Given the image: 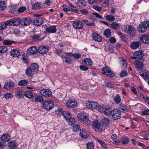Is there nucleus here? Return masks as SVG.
I'll return each mask as SVG.
<instances>
[{
	"label": "nucleus",
	"mask_w": 149,
	"mask_h": 149,
	"mask_svg": "<svg viewBox=\"0 0 149 149\" xmlns=\"http://www.w3.org/2000/svg\"><path fill=\"white\" fill-rule=\"evenodd\" d=\"M149 27V21H146L141 23L137 28L138 31L141 33L145 32L147 30V28Z\"/></svg>",
	"instance_id": "f257e3e1"
},
{
	"label": "nucleus",
	"mask_w": 149,
	"mask_h": 149,
	"mask_svg": "<svg viewBox=\"0 0 149 149\" xmlns=\"http://www.w3.org/2000/svg\"><path fill=\"white\" fill-rule=\"evenodd\" d=\"M110 116L113 120H117L121 117V111L119 110L115 109L112 110Z\"/></svg>",
	"instance_id": "f03ea898"
},
{
	"label": "nucleus",
	"mask_w": 149,
	"mask_h": 149,
	"mask_svg": "<svg viewBox=\"0 0 149 149\" xmlns=\"http://www.w3.org/2000/svg\"><path fill=\"white\" fill-rule=\"evenodd\" d=\"M102 73L106 75L109 78L111 79L114 76L113 71L108 66H106L102 69Z\"/></svg>",
	"instance_id": "7ed1b4c3"
},
{
	"label": "nucleus",
	"mask_w": 149,
	"mask_h": 149,
	"mask_svg": "<svg viewBox=\"0 0 149 149\" xmlns=\"http://www.w3.org/2000/svg\"><path fill=\"white\" fill-rule=\"evenodd\" d=\"M77 118L81 122H83L86 125L89 124L90 123L89 118L82 113H79L77 115Z\"/></svg>",
	"instance_id": "20e7f679"
},
{
	"label": "nucleus",
	"mask_w": 149,
	"mask_h": 149,
	"mask_svg": "<svg viewBox=\"0 0 149 149\" xmlns=\"http://www.w3.org/2000/svg\"><path fill=\"white\" fill-rule=\"evenodd\" d=\"M144 56V52L143 51H137L134 54V56L131 57V58L134 59H141Z\"/></svg>",
	"instance_id": "39448f33"
},
{
	"label": "nucleus",
	"mask_w": 149,
	"mask_h": 149,
	"mask_svg": "<svg viewBox=\"0 0 149 149\" xmlns=\"http://www.w3.org/2000/svg\"><path fill=\"white\" fill-rule=\"evenodd\" d=\"M127 33L130 35L131 37H134L136 32V30L132 26H129L127 28Z\"/></svg>",
	"instance_id": "423d86ee"
},
{
	"label": "nucleus",
	"mask_w": 149,
	"mask_h": 149,
	"mask_svg": "<svg viewBox=\"0 0 149 149\" xmlns=\"http://www.w3.org/2000/svg\"><path fill=\"white\" fill-rule=\"evenodd\" d=\"M10 25L17 26L21 24V19L19 18H16L8 20Z\"/></svg>",
	"instance_id": "0eeeda50"
},
{
	"label": "nucleus",
	"mask_w": 149,
	"mask_h": 149,
	"mask_svg": "<svg viewBox=\"0 0 149 149\" xmlns=\"http://www.w3.org/2000/svg\"><path fill=\"white\" fill-rule=\"evenodd\" d=\"M38 52L37 48L35 46H31L27 50V53L30 55H33L36 54Z\"/></svg>",
	"instance_id": "6e6552de"
},
{
	"label": "nucleus",
	"mask_w": 149,
	"mask_h": 149,
	"mask_svg": "<svg viewBox=\"0 0 149 149\" xmlns=\"http://www.w3.org/2000/svg\"><path fill=\"white\" fill-rule=\"evenodd\" d=\"M86 107L91 109L97 108L98 107V103L95 102H88L86 104Z\"/></svg>",
	"instance_id": "1a4fd4ad"
},
{
	"label": "nucleus",
	"mask_w": 149,
	"mask_h": 149,
	"mask_svg": "<svg viewBox=\"0 0 149 149\" xmlns=\"http://www.w3.org/2000/svg\"><path fill=\"white\" fill-rule=\"evenodd\" d=\"M72 25L76 29H80L83 28V24L82 22L79 20H76L73 22Z\"/></svg>",
	"instance_id": "9d476101"
},
{
	"label": "nucleus",
	"mask_w": 149,
	"mask_h": 149,
	"mask_svg": "<svg viewBox=\"0 0 149 149\" xmlns=\"http://www.w3.org/2000/svg\"><path fill=\"white\" fill-rule=\"evenodd\" d=\"M32 22L31 19L29 17H24L21 19V24L26 26L31 24Z\"/></svg>",
	"instance_id": "9b49d317"
},
{
	"label": "nucleus",
	"mask_w": 149,
	"mask_h": 149,
	"mask_svg": "<svg viewBox=\"0 0 149 149\" xmlns=\"http://www.w3.org/2000/svg\"><path fill=\"white\" fill-rule=\"evenodd\" d=\"M43 106L45 109L47 110H49L53 107L54 103L50 101H46L44 103Z\"/></svg>",
	"instance_id": "f8f14e48"
},
{
	"label": "nucleus",
	"mask_w": 149,
	"mask_h": 149,
	"mask_svg": "<svg viewBox=\"0 0 149 149\" xmlns=\"http://www.w3.org/2000/svg\"><path fill=\"white\" fill-rule=\"evenodd\" d=\"M79 134L81 138L84 139L88 137L89 135L88 132L84 129L80 130Z\"/></svg>",
	"instance_id": "ddd939ff"
},
{
	"label": "nucleus",
	"mask_w": 149,
	"mask_h": 149,
	"mask_svg": "<svg viewBox=\"0 0 149 149\" xmlns=\"http://www.w3.org/2000/svg\"><path fill=\"white\" fill-rule=\"evenodd\" d=\"M92 124L93 126L98 129L100 132L102 131V129L101 127V123L97 120H95L93 121Z\"/></svg>",
	"instance_id": "4468645a"
},
{
	"label": "nucleus",
	"mask_w": 149,
	"mask_h": 149,
	"mask_svg": "<svg viewBox=\"0 0 149 149\" xmlns=\"http://www.w3.org/2000/svg\"><path fill=\"white\" fill-rule=\"evenodd\" d=\"M39 52L42 54H46L49 50V47L44 46H40L38 49Z\"/></svg>",
	"instance_id": "2eb2a0df"
},
{
	"label": "nucleus",
	"mask_w": 149,
	"mask_h": 149,
	"mask_svg": "<svg viewBox=\"0 0 149 149\" xmlns=\"http://www.w3.org/2000/svg\"><path fill=\"white\" fill-rule=\"evenodd\" d=\"M40 93L44 96L49 97L51 95L52 93L51 91L47 89H43L40 91Z\"/></svg>",
	"instance_id": "dca6fc26"
},
{
	"label": "nucleus",
	"mask_w": 149,
	"mask_h": 149,
	"mask_svg": "<svg viewBox=\"0 0 149 149\" xmlns=\"http://www.w3.org/2000/svg\"><path fill=\"white\" fill-rule=\"evenodd\" d=\"M57 29L56 27L54 26H52L46 28L45 33H54L56 32Z\"/></svg>",
	"instance_id": "f3484780"
},
{
	"label": "nucleus",
	"mask_w": 149,
	"mask_h": 149,
	"mask_svg": "<svg viewBox=\"0 0 149 149\" xmlns=\"http://www.w3.org/2000/svg\"><path fill=\"white\" fill-rule=\"evenodd\" d=\"M43 22V19L41 17L36 18L33 21V25L36 26H39L41 25Z\"/></svg>",
	"instance_id": "a211bd4d"
},
{
	"label": "nucleus",
	"mask_w": 149,
	"mask_h": 149,
	"mask_svg": "<svg viewBox=\"0 0 149 149\" xmlns=\"http://www.w3.org/2000/svg\"><path fill=\"white\" fill-rule=\"evenodd\" d=\"M141 41L144 43L147 44L149 42V36L144 34L140 38Z\"/></svg>",
	"instance_id": "6ab92c4d"
},
{
	"label": "nucleus",
	"mask_w": 149,
	"mask_h": 149,
	"mask_svg": "<svg viewBox=\"0 0 149 149\" xmlns=\"http://www.w3.org/2000/svg\"><path fill=\"white\" fill-rule=\"evenodd\" d=\"M92 38L95 41L100 42L102 41V38L100 36L96 33H93L92 34Z\"/></svg>",
	"instance_id": "aec40b11"
},
{
	"label": "nucleus",
	"mask_w": 149,
	"mask_h": 149,
	"mask_svg": "<svg viewBox=\"0 0 149 149\" xmlns=\"http://www.w3.org/2000/svg\"><path fill=\"white\" fill-rule=\"evenodd\" d=\"M149 73L148 71L145 70H143L140 73V75L145 80H146L149 79L148 76Z\"/></svg>",
	"instance_id": "412c9836"
},
{
	"label": "nucleus",
	"mask_w": 149,
	"mask_h": 149,
	"mask_svg": "<svg viewBox=\"0 0 149 149\" xmlns=\"http://www.w3.org/2000/svg\"><path fill=\"white\" fill-rule=\"evenodd\" d=\"M135 68L137 70H141L143 68V63L141 61H136L135 62Z\"/></svg>",
	"instance_id": "4be33fe9"
},
{
	"label": "nucleus",
	"mask_w": 149,
	"mask_h": 149,
	"mask_svg": "<svg viewBox=\"0 0 149 149\" xmlns=\"http://www.w3.org/2000/svg\"><path fill=\"white\" fill-rule=\"evenodd\" d=\"M86 2L85 0H79L76 3L77 6L80 8H83L86 6Z\"/></svg>",
	"instance_id": "5701e85b"
},
{
	"label": "nucleus",
	"mask_w": 149,
	"mask_h": 149,
	"mask_svg": "<svg viewBox=\"0 0 149 149\" xmlns=\"http://www.w3.org/2000/svg\"><path fill=\"white\" fill-rule=\"evenodd\" d=\"M14 84L12 82H7L5 83L4 88L6 89L13 88L14 87Z\"/></svg>",
	"instance_id": "b1692460"
},
{
	"label": "nucleus",
	"mask_w": 149,
	"mask_h": 149,
	"mask_svg": "<svg viewBox=\"0 0 149 149\" xmlns=\"http://www.w3.org/2000/svg\"><path fill=\"white\" fill-rule=\"evenodd\" d=\"M141 44L139 41L134 42L131 43L130 45L131 48L133 49H136L138 48Z\"/></svg>",
	"instance_id": "393cba45"
},
{
	"label": "nucleus",
	"mask_w": 149,
	"mask_h": 149,
	"mask_svg": "<svg viewBox=\"0 0 149 149\" xmlns=\"http://www.w3.org/2000/svg\"><path fill=\"white\" fill-rule=\"evenodd\" d=\"M11 55L13 57H16L20 55V52L17 49H14L12 50L10 52Z\"/></svg>",
	"instance_id": "a878e982"
},
{
	"label": "nucleus",
	"mask_w": 149,
	"mask_h": 149,
	"mask_svg": "<svg viewBox=\"0 0 149 149\" xmlns=\"http://www.w3.org/2000/svg\"><path fill=\"white\" fill-rule=\"evenodd\" d=\"M67 104L68 107H74L77 106V102L74 100H70L68 101Z\"/></svg>",
	"instance_id": "bb28decb"
},
{
	"label": "nucleus",
	"mask_w": 149,
	"mask_h": 149,
	"mask_svg": "<svg viewBox=\"0 0 149 149\" xmlns=\"http://www.w3.org/2000/svg\"><path fill=\"white\" fill-rule=\"evenodd\" d=\"M1 140L4 141H8L10 139V136L8 134H3L1 137Z\"/></svg>",
	"instance_id": "cd10ccee"
},
{
	"label": "nucleus",
	"mask_w": 149,
	"mask_h": 149,
	"mask_svg": "<svg viewBox=\"0 0 149 149\" xmlns=\"http://www.w3.org/2000/svg\"><path fill=\"white\" fill-rule=\"evenodd\" d=\"M62 60L66 64L68 65L71 64L72 61L70 58L67 56L63 57L62 58Z\"/></svg>",
	"instance_id": "c85d7f7f"
},
{
	"label": "nucleus",
	"mask_w": 149,
	"mask_h": 149,
	"mask_svg": "<svg viewBox=\"0 0 149 149\" xmlns=\"http://www.w3.org/2000/svg\"><path fill=\"white\" fill-rule=\"evenodd\" d=\"M7 26H10L8 20L6 21L3 23H2L0 24V30H3L5 29Z\"/></svg>",
	"instance_id": "c756f323"
},
{
	"label": "nucleus",
	"mask_w": 149,
	"mask_h": 149,
	"mask_svg": "<svg viewBox=\"0 0 149 149\" xmlns=\"http://www.w3.org/2000/svg\"><path fill=\"white\" fill-rule=\"evenodd\" d=\"M33 70H32L31 67L27 68L25 70L26 74L28 76H31L33 74V73L34 72Z\"/></svg>",
	"instance_id": "7c9ffc66"
},
{
	"label": "nucleus",
	"mask_w": 149,
	"mask_h": 149,
	"mask_svg": "<svg viewBox=\"0 0 149 149\" xmlns=\"http://www.w3.org/2000/svg\"><path fill=\"white\" fill-rule=\"evenodd\" d=\"M111 28L113 29H117L120 28L121 26L119 23L113 22L111 25Z\"/></svg>",
	"instance_id": "2f4dec72"
},
{
	"label": "nucleus",
	"mask_w": 149,
	"mask_h": 149,
	"mask_svg": "<svg viewBox=\"0 0 149 149\" xmlns=\"http://www.w3.org/2000/svg\"><path fill=\"white\" fill-rule=\"evenodd\" d=\"M18 144L17 142L14 140H12L9 142L8 143V146L9 147L15 148V147L17 146Z\"/></svg>",
	"instance_id": "473e14b6"
},
{
	"label": "nucleus",
	"mask_w": 149,
	"mask_h": 149,
	"mask_svg": "<svg viewBox=\"0 0 149 149\" xmlns=\"http://www.w3.org/2000/svg\"><path fill=\"white\" fill-rule=\"evenodd\" d=\"M97 141L100 145L102 148L105 149L107 148V145L104 141L100 139H97Z\"/></svg>",
	"instance_id": "72a5a7b5"
},
{
	"label": "nucleus",
	"mask_w": 149,
	"mask_h": 149,
	"mask_svg": "<svg viewBox=\"0 0 149 149\" xmlns=\"http://www.w3.org/2000/svg\"><path fill=\"white\" fill-rule=\"evenodd\" d=\"M100 3L102 6L106 7L109 6V0H101Z\"/></svg>",
	"instance_id": "f704fd0d"
},
{
	"label": "nucleus",
	"mask_w": 149,
	"mask_h": 149,
	"mask_svg": "<svg viewBox=\"0 0 149 149\" xmlns=\"http://www.w3.org/2000/svg\"><path fill=\"white\" fill-rule=\"evenodd\" d=\"M62 115L67 120H68L70 118L71 116L70 113H67L66 111H63L62 113Z\"/></svg>",
	"instance_id": "c9c22d12"
},
{
	"label": "nucleus",
	"mask_w": 149,
	"mask_h": 149,
	"mask_svg": "<svg viewBox=\"0 0 149 149\" xmlns=\"http://www.w3.org/2000/svg\"><path fill=\"white\" fill-rule=\"evenodd\" d=\"M102 124L105 127L108 126L109 124V120L108 118H104L102 120Z\"/></svg>",
	"instance_id": "e433bc0d"
},
{
	"label": "nucleus",
	"mask_w": 149,
	"mask_h": 149,
	"mask_svg": "<svg viewBox=\"0 0 149 149\" xmlns=\"http://www.w3.org/2000/svg\"><path fill=\"white\" fill-rule=\"evenodd\" d=\"M83 62L86 65H92L93 62L89 58H85L83 61Z\"/></svg>",
	"instance_id": "4c0bfd02"
},
{
	"label": "nucleus",
	"mask_w": 149,
	"mask_h": 149,
	"mask_svg": "<svg viewBox=\"0 0 149 149\" xmlns=\"http://www.w3.org/2000/svg\"><path fill=\"white\" fill-rule=\"evenodd\" d=\"M104 35L106 37H109L111 35V32L110 29H107L105 30L104 32Z\"/></svg>",
	"instance_id": "58836bf2"
},
{
	"label": "nucleus",
	"mask_w": 149,
	"mask_h": 149,
	"mask_svg": "<svg viewBox=\"0 0 149 149\" xmlns=\"http://www.w3.org/2000/svg\"><path fill=\"white\" fill-rule=\"evenodd\" d=\"M24 95L29 99L31 98L33 96L32 92L30 91H26L24 93Z\"/></svg>",
	"instance_id": "ea45409f"
},
{
	"label": "nucleus",
	"mask_w": 149,
	"mask_h": 149,
	"mask_svg": "<svg viewBox=\"0 0 149 149\" xmlns=\"http://www.w3.org/2000/svg\"><path fill=\"white\" fill-rule=\"evenodd\" d=\"M120 110L122 112L125 113L128 111V109L126 105H123L119 107Z\"/></svg>",
	"instance_id": "a19ab883"
},
{
	"label": "nucleus",
	"mask_w": 149,
	"mask_h": 149,
	"mask_svg": "<svg viewBox=\"0 0 149 149\" xmlns=\"http://www.w3.org/2000/svg\"><path fill=\"white\" fill-rule=\"evenodd\" d=\"M28 84V81L25 80H22L18 82V85L21 86H24Z\"/></svg>",
	"instance_id": "79ce46f5"
},
{
	"label": "nucleus",
	"mask_w": 149,
	"mask_h": 149,
	"mask_svg": "<svg viewBox=\"0 0 149 149\" xmlns=\"http://www.w3.org/2000/svg\"><path fill=\"white\" fill-rule=\"evenodd\" d=\"M14 43V42L8 40H5L3 41V44L4 45H11Z\"/></svg>",
	"instance_id": "37998d69"
},
{
	"label": "nucleus",
	"mask_w": 149,
	"mask_h": 149,
	"mask_svg": "<svg viewBox=\"0 0 149 149\" xmlns=\"http://www.w3.org/2000/svg\"><path fill=\"white\" fill-rule=\"evenodd\" d=\"M30 67L32 70H33L34 72L37 71L38 69V65L36 63L32 64Z\"/></svg>",
	"instance_id": "c03bdc74"
},
{
	"label": "nucleus",
	"mask_w": 149,
	"mask_h": 149,
	"mask_svg": "<svg viewBox=\"0 0 149 149\" xmlns=\"http://www.w3.org/2000/svg\"><path fill=\"white\" fill-rule=\"evenodd\" d=\"M120 97L118 95H117L114 98L113 100L117 104H119L121 101Z\"/></svg>",
	"instance_id": "a18cd8bd"
},
{
	"label": "nucleus",
	"mask_w": 149,
	"mask_h": 149,
	"mask_svg": "<svg viewBox=\"0 0 149 149\" xmlns=\"http://www.w3.org/2000/svg\"><path fill=\"white\" fill-rule=\"evenodd\" d=\"M40 37V34H35L31 36L32 39L34 40H39Z\"/></svg>",
	"instance_id": "49530a36"
},
{
	"label": "nucleus",
	"mask_w": 149,
	"mask_h": 149,
	"mask_svg": "<svg viewBox=\"0 0 149 149\" xmlns=\"http://www.w3.org/2000/svg\"><path fill=\"white\" fill-rule=\"evenodd\" d=\"M6 7V3L4 1L0 2V10H3Z\"/></svg>",
	"instance_id": "de8ad7c7"
},
{
	"label": "nucleus",
	"mask_w": 149,
	"mask_h": 149,
	"mask_svg": "<svg viewBox=\"0 0 149 149\" xmlns=\"http://www.w3.org/2000/svg\"><path fill=\"white\" fill-rule=\"evenodd\" d=\"M111 111L112 110L110 108L106 107L103 113L105 115L110 116L111 113Z\"/></svg>",
	"instance_id": "09e8293b"
},
{
	"label": "nucleus",
	"mask_w": 149,
	"mask_h": 149,
	"mask_svg": "<svg viewBox=\"0 0 149 149\" xmlns=\"http://www.w3.org/2000/svg\"><path fill=\"white\" fill-rule=\"evenodd\" d=\"M105 18L107 20L109 21H113L115 19V17L111 15H109L105 17Z\"/></svg>",
	"instance_id": "8fccbe9b"
},
{
	"label": "nucleus",
	"mask_w": 149,
	"mask_h": 149,
	"mask_svg": "<svg viewBox=\"0 0 149 149\" xmlns=\"http://www.w3.org/2000/svg\"><path fill=\"white\" fill-rule=\"evenodd\" d=\"M98 111L101 113H104L106 107L104 105H100L98 106Z\"/></svg>",
	"instance_id": "3c124183"
},
{
	"label": "nucleus",
	"mask_w": 149,
	"mask_h": 149,
	"mask_svg": "<svg viewBox=\"0 0 149 149\" xmlns=\"http://www.w3.org/2000/svg\"><path fill=\"white\" fill-rule=\"evenodd\" d=\"M35 99L36 101L39 102H43L44 99L43 97L40 95H38L35 97Z\"/></svg>",
	"instance_id": "603ef678"
},
{
	"label": "nucleus",
	"mask_w": 149,
	"mask_h": 149,
	"mask_svg": "<svg viewBox=\"0 0 149 149\" xmlns=\"http://www.w3.org/2000/svg\"><path fill=\"white\" fill-rule=\"evenodd\" d=\"M7 48L6 46H1L0 47V53H5L7 51Z\"/></svg>",
	"instance_id": "864d4df0"
},
{
	"label": "nucleus",
	"mask_w": 149,
	"mask_h": 149,
	"mask_svg": "<svg viewBox=\"0 0 149 149\" xmlns=\"http://www.w3.org/2000/svg\"><path fill=\"white\" fill-rule=\"evenodd\" d=\"M94 145L92 142H89L86 144L87 149H93Z\"/></svg>",
	"instance_id": "5fc2aeb1"
},
{
	"label": "nucleus",
	"mask_w": 149,
	"mask_h": 149,
	"mask_svg": "<svg viewBox=\"0 0 149 149\" xmlns=\"http://www.w3.org/2000/svg\"><path fill=\"white\" fill-rule=\"evenodd\" d=\"M80 129V127L79 125L75 124L73 126V130L75 132H77Z\"/></svg>",
	"instance_id": "6e6d98bb"
},
{
	"label": "nucleus",
	"mask_w": 149,
	"mask_h": 149,
	"mask_svg": "<svg viewBox=\"0 0 149 149\" xmlns=\"http://www.w3.org/2000/svg\"><path fill=\"white\" fill-rule=\"evenodd\" d=\"M129 139L127 137H123L122 139V143L123 144H126L128 143Z\"/></svg>",
	"instance_id": "4d7b16f0"
},
{
	"label": "nucleus",
	"mask_w": 149,
	"mask_h": 149,
	"mask_svg": "<svg viewBox=\"0 0 149 149\" xmlns=\"http://www.w3.org/2000/svg\"><path fill=\"white\" fill-rule=\"evenodd\" d=\"M40 8V4L39 3L37 2L32 6V8L34 9H39Z\"/></svg>",
	"instance_id": "13d9d810"
},
{
	"label": "nucleus",
	"mask_w": 149,
	"mask_h": 149,
	"mask_svg": "<svg viewBox=\"0 0 149 149\" xmlns=\"http://www.w3.org/2000/svg\"><path fill=\"white\" fill-rule=\"evenodd\" d=\"M127 73L126 70H123L120 73V77H124L127 75Z\"/></svg>",
	"instance_id": "bf43d9fd"
},
{
	"label": "nucleus",
	"mask_w": 149,
	"mask_h": 149,
	"mask_svg": "<svg viewBox=\"0 0 149 149\" xmlns=\"http://www.w3.org/2000/svg\"><path fill=\"white\" fill-rule=\"evenodd\" d=\"M23 94V92L22 90H17L15 91V94L17 96L22 95Z\"/></svg>",
	"instance_id": "052dcab7"
},
{
	"label": "nucleus",
	"mask_w": 149,
	"mask_h": 149,
	"mask_svg": "<svg viewBox=\"0 0 149 149\" xmlns=\"http://www.w3.org/2000/svg\"><path fill=\"white\" fill-rule=\"evenodd\" d=\"M63 110L61 108H59L58 110L56 111H55V113L56 114H57V115H60L61 114L62 115V113L63 112Z\"/></svg>",
	"instance_id": "680f3d73"
},
{
	"label": "nucleus",
	"mask_w": 149,
	"mask_h": 149,
	"mask_svg": "<svg viewBox=\"0 0 149 149\" xmlns=\"http://www.w3.org/2000/svg\"><path fill=\"white\" fill-rule=\"evenodd\" d=\"M120 61L122 62V63L123 64V67H126L127 65V64L126 63V61L123 58V57L121 58L120 59Z\"/></svg>",
	"instance_id": "e2e57ef3"
},
{
	"label": "nucleus",
	"mask_w": 149,
	"mask_h": 149,
	"mask_svg": "<svg viewBox=\"0 0 149 149\" xmlns=\"http://www.w3.org/2000/svg\"><path fill=\"white\" fill-rule=\"evenodd\" d=\"M105 86L106 87L111 88H114L113 86L112 85V84L110 82H107L105 84Z\"/></svg>",
	"instance_id": "0e129e2a"
},
{
	"label": "nucleus",
	"mask_w": 149,
	"mask_h": 149,
	"mask_svg": "<svg viewBox=\"0 0 149 149\" xmlns=\"http://www.w3.org/2000/svg\"><path fill=\"white\" fill-rule=\"evenodd\" d=\"M93 8L99 12L101 11L102 9L101 7H99L96 5L93 6Z\"/></svg>",
	"instance_id": "69168bd1"
},
{
	"label": "nucleus",
	"mask_w": 149,
	"mask_h": 149,
	"mask_svg": "<svg viewBox=\"0 0 149 149\" xmlns=\"http://www.w3.org/2000/svg\"><path fill=\"white\" fill-rule=\"evenodd\" d=\"M81 56V54L80 53H78L77 54H72V56L74 58H77L79 59L80 58Z\"/></svg>",
	"instance_id": "338daca9"
},
{
	"label": "nucleus",
	"mask_w": 149,
	"mask_h": 149,
	"mask_svg": "<svg viewBox=\"0 0 149 149\" xmlns=\"http://www.w3.org/2000/svg\"><path fill=\"white\" fill-rule=\"evenodd\" d=\"M4 97L6 99H9L12 97V95L11 93H6L4 95Z\"/></svg>",
	"instance_id": "774afa93"
}]
</instances>
